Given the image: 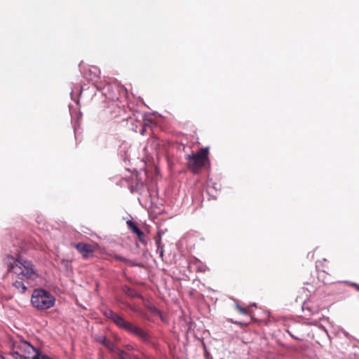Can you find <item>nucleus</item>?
I'll return each instance as SVG.
<instances>
[{
    "mask_svg": "<svg viewBox=\"0 0 359 359\" xmlns=\"http://www.w3.org/2000/svg\"><path fill=\"white\" fill-rule=\"evenodd\" d=\"M103 314L108 318L112 320L113 318L114 317V316L116 314V313H114L112 310L111 309H106L104 312H103Z\"/></svg>",
    "mask_w": 359,
    "mask_h": 359,
    "instance_id": "15",
    "label": "nucleus"
},
{
    "mask_svg": "<svg viewBox=\"0 0 359 359\" xmlns=\"http://www.w3.org/2000/svg\"><path fill=\"white\" fill-rule=\"evenodd\" d=\"M112 258L116 261H120L122 262H124L127 264H129L130 266H139L138 264L135 263L134 261L128 259L123 256H121L119 255L114 254L112 256Z\"/></svg>",
    "mask_w": 359,
    "mask_h": 359,
    "instance_id": "11",
    "label": "nucleus"
},
{
    "mask_svg": "<svg viewBox=\"0 0 359 359\" xmlns=\"http://www.w3.org/2000/svg\"><path fill=\"white\" fill-rule=\"evenodd\" d=\"M354 285L357 287V289L359 290V285L357 284H354Z\"/></svg>",
    "mask_w": 359,
    "mask_h": 359,
    "instance_id": "29",
    "label": "nucleus"
},
{
    "mask_svg": "<svg viewBox=\"0 0 359 359\" xmlns=\"http://www.w3.org/2000/svg\"><path fill=\"white\" fill-rule=\"evenodd\" d=\"M115 352H117V353L118 354L119 359H128L129 355H128L124 351L118 349L116 347V350L115 351Z\"/></svg>",
    "mask_w": 359,
    "mask_h": 359,
    "instance_id": "14",
    "label": "nucleus"
},
{
    "mask_svg": "<svg viewBox=\"0 0 359 359\" xmlns=\"http://www.w3.org/2000/svg\"><path fill=\"white\" fill-rule=\"evenodd\" d=\"M23 281L22 280L18 279L13 283V286L21 294H24L27 290Z\"/></svg>",
    "mask_w": 359,
    "mask_h": 359,
    "instance_id": "10",
    "label": "nucleus"
},
{
    "mask_svg": "<svg viewBox=\"0 0 359 359\" xmlns=\"http://www.w3.org/2000/svg\"><path fill=\"white\" fill-rule=\"evenodd\" d=\"M231 323H233L237 324V325H240V324H241L240 322H237V321H235V322H234V321H233V320H231Z\"/></svg>",
    "mask_w": 359,
    "mask_h": 359,
    "instance_id": "26",
    "label": "nucleus"
},
{
    "mask_svg": "<svg viewBox=\"0 0 359 359\" xmlns=\"http://www.w3.org/2000/svg\"><path fill=\"white\" fill-rule=\"evenodd\" d=\"M127 332L139 337L144 343L149 344H152L151 337L149 332L144 330L140 327H138L132 323L128 327Z\"/></svg>",
    "mask_w": 359,
    "mask_h": 359,
    "instance_id": "6",
    "label": "nucleus"
},
{
    "mask_svg": "<svg viewBox=\"0 0 359 359\" xmlns=\"http://www.w3.org/2000/svg\"><path fill=\"white\" fill-rule=\"evenodd\" d=\"M128 229L135 234H137V233L140 231V229L137 227V226L131 220H128L126 222Z\"/></svg>",
    "mask_w": 359,
    "mask_h": 359,
    "instance_id": "13",
    "label": "nucleus"
},
{
    "mask_svg": "<svg viewBox=\"0 0 359 359\" xmlns=\"http://www.w3.org/2000/svg\"><path fill=\"white\" fill-rule=\"evenodd\" d=\"M127 332L139 337L144 343L149 344H152L151 337L149 332L144 330L140 327H138L132 323L128 327Z\"/></svg>",
    "mask_w": 359,
    "mask_h": 359,
    "instance_id": "5",
    "label": "nucleus"
},
{
    "mask_svg": "<svg viewBox=\"0 0 359 359\" xmlns=\"http://www.w3.org/2000/svg\"><path fill=\"white\" fill-rule=\"evenodd\" d=\"M0 359H5V358L1 354H0Z\"/></svg>",
    "mask_w": 359,
    "mask_h": 359,
    "instance_id": "28",
    "label": "nucleus"
},
{
    "mask_svg": "<svg viewBox=\"0 0 359 359\" xmlns=\"http://www.w3.org/2000/svg\"><path fill=\"white\" fill-rule=\"evenodd\" d=\"M95 340L104 346L110 352H115L116 350V346L111 341H109L105 336L100 335L96 336Z\"/></svg>",
    "mask_w": 359,
    "mask_h": 359,
    "instance_id": "8",
    "label": "nucleus"
},
{
    "mask_svg": "<svg viewBox=\"0 0 359 359\" xmlns=\"http://www.w3.org/2000/svg\"><path fill=\"white\" fill-rule=\"evenodd\" d=\"M123 292L128 294V295H130V296H133L134 297L135 296V294H134V291L132 288L129 287H126L124 289H123Z\"/></svg>",
    "mask_w": 359,
    "mask_h": 359,
    "instance_id": "18",
    "label": "nucleus"
},
{
    "mask_svg": "<svg viewBox=\"0 0 359 359\" xmlns=\"http://www.w3.org/2000/svg\"><path fill=\"white\" fill-rule=\"evenodd\" d=\"M150 311L155 315H160L161 312L155 306H151L149 307Z\"/></svg>",
    "mask_w": 359,
    "mask_h": 359,
    "instance_id": "20",
    "label": "nucleus"
},
{
    "mask_svg": "<svg viewBox=\"0 0 359 359\" xmlns=\"http://www.w3.org/2000/svg\"><path fill=\"white\" fill-rule=\"evenodd\" d=\"M75 247L84 258H88L93 255V248L90 244L79 243L75 245Z\"/></svg>",
    "mask_w": 359,
    "mask_h": 359,
    "instance_id": "7",
    "label": "nucleus"
},
{
    "mask_svg": "<svg viewBox=\"0 0 359 359\" xmlns=\"http://www.w3.org/2000/svg\"><path fill=\"white\" fill-rule=\"evenodd\" d=\"M63 262H67V263H68V262H69L68 261H66L65 259H63Z\"/></svg>",
    "mask_w": 359,
    "mask_h": 359,
    "instance_id": "31",
    "label": "nucleus"
},
{
    "mask_svg": "<svg viewBox=\"0 0 359 359\" xmlns=\"http://www.w3.org/2000/svg\"><path fill=\"white\" fill-rule=\"evenodd\" d=\"M136 235L138 236V239L141 243L146 244V236L142 231L140 230Z\"/></svg>",
    "mask_w": 359,
    "mask_h": 359,
    "instance_id": "16",
    "label": "nucleus"
},
{
    "mask_svg": "<svg viewBox=\"0 0 359 359\" xmlns=\"http://www.w3.org/2000/svg\"><path fill=\"white\" fill-rule=\"evenodd\" d=\"M32 306L38 310H46L53 307L55 302V297L43 289H35L31 297Z\"/></svg>",
    "mask_w": 359,
    "mask_h": 359,
    "instance_id": "2",
    "label": "nucleus"
},
{
    "mask_svg": "<svg viewBox=\"0 0 359 359\" xmlns=\"http://www.w3.org/2000/svg\"><path fill=\"white\" fill-rule=\"evenodd\" d=\"M118 327L123 329L127 331L128 327L130 325V322L126 320L123 317L118 315L117 313L114 316L111 320Z\"/></svg>",
    "mask_w": 359,
    "mask_h": 359,
    "instance_id": "9",
    "label": "nucleus"
},
{
    "mask_svg": "<svg viewBox=\"0 0 359 359\" xmlns=\"http://www.w3.org/2000/svg\"><path fill=\"white\" fill-rule=\"evenodd\" d=\"M156 244L157 245L156 253L159 254L161 260H163V245H161V238L159 236L155 238Z\"/></svg>",
    "mask_w": 359,
    "mask_h": 359,
    "instance_id": "12",
    "label": "nucleus"
},
{
    "mask_svg": "<svg viewBox=\"0 0 359 359\" xmlns=\"http://www.w3.org/2000/svg\"><path fill=\"white\" fill-rule=\"evenodd\" d=\"M208 149L202 148L196 154L188 155L187 157V167L193 173H198L208 160Z\"/></svg>",
    "mask_w": 359,
    "mask_h": 359,
    "instance_id": "4",
    "label": "nucleus"
},
{
    "mask_svg": "<svg viewBox=\"0 0 359 359\" xmlns=\"http://www.w3.org/2000/svg\"><path fill=\"white\" fill-rule=\"evenodd\" d=\"M302 310L304 312H306V311L310 312L311 308L309 306L308 304L305 302V303H304V304L302 306Z\"/></svg>",
    "mask_w": 359,
    "mask_h": 359,
    "instance_id": "21",
    "label": "nucleus"
},
{
    "mask_svg": "<svg viewBox=\"0 0 359 359\" xmlns=\"http://www.w3.org/2000/svg\"><path fill=\"white\" fill-rule=\"evenodd\" d=\"M32 359H50V358L46 355H41L40 353H36L32 356Z\"/></svg>",
    "mask_w": 359,
    "mask_h": 359,
    "instance_id": "19",
    "label": "nucleus"
},
{
    "mask_svg": "<svg viewBox=\"0 0 359 359\" xmlns=\"http://www.w3.org/2000/svg\"><path fill=\"white\" fill-rule=\"evenodd\" d=\"M128 359H141V358H140L137 355L133 354V355H128Z\"/></svg>",
    "mask_w": 359,
    "mask_h": 359,
    "instance_id": "23",
    "label": "nucleus"
},
{
    "mask_svg": "<svg viewBox=\"0 0 359 359\" xmlns=\"http://www.w3.org/2000/svg\"><path fill=\"white\" fill-rule=\"evenodd\" d=\"M36 353H40L39 351L24 340L15 341L10 352L15 359H32Z\"/></svg>",
    "mask_w": 359,
    "mask_h": 359,
    "instance_id": "3",
    "label": "nucleus"
},
{
    "mask_svg": "<svg viewBox=\"0 0 359 359\" xmlns=\"http://www.w3.org/2000/svg\"><path fill=\"white\" fill-rule=\"evenodd\" d=\"M142 355H143V356H144L146 359H149V357H148L147 355H146L144 353H142Z\"/></svg>",
    "mask_w": 359,
    "mask_h": 359,
    "instance_id": "27",
    "label": "nucleus"
},
{
    "mask_svg": "<svg viewBox=\"0 0 359 359\" xmlns=\"http://www.w3.org/2000/svg\"><path fill=\"white\" fill-rule=\"evenodd\" d=\"M144 129H142L140 133H141L142 135H143V134H144Z\"/></svg>",
    "mask_w": 359,
    "mask_h": 359,
    "instance_id": "30",
    "label": "nucleus"
},
{
    "mask_svg": "<svg viewBox=\"0 0 359 359\" xmlns=\"http://www.w3.org/2000/svg\"><path fill=\"white\" fill-rule=\"evenodd\" d=\"M97 77V75L95 73L94 76L93 77H90V79L93 80V79Z\"/></svg>",
    "mask_w": 359,
    "mask_h": 359,
    "instance_id": "25",
    "label": "nucleus"
},
{
    "mask_svg": "<svg viewBox=\"0 0 359 359\" xmlns=\"http://www.w3.org/2000/svg\"><path fill=\"white\" fill-rule=\"evenodd\" d=\"M235 307L241 313L244 314V315H247L248 314V311H247V309L245 308H243V307L241 306L238 304H236L235 305Z\"/></svg>",
    "mask_w": 359,
    "mask_h": 359,
    "instance_id": "17",
    "label": "nucleus"
},
{
    "mask_svg": "<svg viewBox=\"0 0 359 359\" xmlns=\"http://www.w3.org/2000/svg\"><path fill=\"white\" fill-rule=\"evenodd\" d=\"M3 263L7 269V273L13 272L20 280H34L38 277L37 271L32 262L20 255L14 257L11 255H6L3 259Z\"/></svg>",
    "mask_w": 359,
    "mask_h": 359,
    "instance_id": "1",
    "label": "nucleus"
},
{
    "mask_svg": "<svg viewBox=\"0 0 359 359\" xmlns=\"http://www.w3.org/2000/svg\"><path fill=\"white\" fill-rule=\"evenodd\" d=\"M317 323H318L317 320H313V321H311L309 323V325H317Z\"/></svg>",
    "mask_w": 359,
    "mask_h": 359,
    "instance_id": "24",
    "label": "nucleus"
},
{
    "mask_svg": "<svg viewBox=\"0 0 359 359\" xmlns=\"http://www.w3.org/2000/svg\"><path fill=\"white\" fill-rule=\"evenodd\" d=\"M126 348L128 351H133V350H135V347L132 344H127V345H126Z\"/></svg>",
    "mask_w": 359,
    "mask_h": 359,
    "instance_id": "22",
    "label": "nucleus"
}]
</instances>
